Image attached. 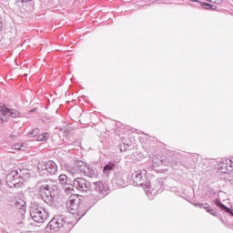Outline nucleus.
Listing matches in <instances>:
<instances>
[{"label": "nucleus", "instance_id": "1", "mask_svg": "<svg viewBox=\"0 0 233 233\" xmlns=\"http://www.w3.org/2000/svg\"><path fill=\"white\" fill-rule=\"evenodd\" d=\"M30 216L32 219L35 221V223H45V221L48 219V211L37 204H32Z\"/></svg>", "mask_w": 233, "mask_h": 233}, {"label": "nucleus", "instance_id": "2", "mask_svg": "<svg viewBox=\"0 0 233 233\" xmlns=\"http://www.w3.org/2000/svg\"><path fill=\"white\" fill-rule=\"evenodd\" d=\"M37 169L44 174H57V164L52 160L41 161L37 165Z\"/></svg>", "mask_w": 233, "mask_h": 233}, {"label": "nucleus", "instance_id": "3", "mask_svg": "<svg viewBox=\"0 0 233 233\" xmlns=\"http://www.w3.org/2000/svg\"><path fill=\"white\" fill-rule=\"evenodd\" d=\"M6 183L10 188H19L23 185V178L16 170L12 171L6 177Z\"/></svg>", "mask_w": 233, "mask_h": 233}, {"label": "nucleus", "instance_id": "4", "mask_svg": "<svg viewBox=\"0 0 233 233\" xmlns=\"http://www.w3.org/2000/svg\"><path fill=\"white\" fill-rule=\"evenodd\" d=\"M81 205V197L77 194L71 195L66 201V208L71 214H77Z\"/></svg>", "mask_w": 233, "mask_h": 233}, {"label": "nucleus", "instance_id": "5", "mask_svg": "<svg viewBox=\"0 0 233 233\" xmlns=\"http://www.w3.org/2000/svg\"><path fill=\"white\" fill-rule=\"evenodd\" d=\"M38 196L44 203H50L52 201V193L50 186L46 183L38 185Z\"/></svg>", "mask_w": 233, "mask_h": 233}, {"label": "nucleus", "instance_id": "6", "mask_svg": "<svg viewBox=\"0 0 233 233\" xmlns=\"http://www.w3.org/2000/svg\"><path fill=\"white\" fill-rule=\"evenodd\" d=\"M90 192L93 196H96V198L101 199L106 196V187H105V184H103L101 181L93 182Z\"/></svg>", "mask_w": 233, "mask_h": 233}, {"label": "nucleus", "instance_id": "7", "mask_svg": "<svg viewBox=\"0 0 233 233\" xmlns=\"http://www.w3.org/2000/svg\"><path fill=\"white\" fill-rule=\"evenodd\" d=\"M65 225V217L57 216L52 218V220L47 224L46 229L47 232H57L61 227Z\"/></svg>", "mask_w": 233, "mask_h": 233}, {"label": "nucleus", "instance_id": "8", "mask_svg": "<svg viewBox=\"0 0 233 233\" xmlns=\"http://www.w3.org/2000/svg\"><path fill=\"white\" fill-rule=\"evenodd\" d=\"M73 185L80 192H90L92 190V183L83 177H76L73 181Z\"/></svg>", "mask_w": 233, "mask_h": 233}, {"label": "nucleus", "instance_id": "9", "mask_svg": "<svg viewBox=\"0 0 233 233\" xmlns=\"http://www.w3.org/2000/svg\"><path fill=\"white\" fill-rule=\"evenodd\" d=\"M76 167L77 170L80 171V174L87 176V177H94L96 176V171L94 170V168L88 167V165H86V163L83 161H77Z\"/></svg>", "mask_w": 233, "mask_h": 233}, {"label": "nucleus", "instance_id": "10", "mask_svg": "<svg viewBox=\"0 0 233 233\" xmlns=\"http://www.w3.org/2000/svg\"><path fill=\"white\" fill-rule=\"evenodd\" d=\"M15 205L18 210L16 213L17 218L23 221L25 219V214H26V202L23 198H17Z\"/></svg>", "mask_w": 233, "mask_h": 233}, {"label": "nucleus", "instance_id": "11", "mask_svg": "<svg viewBox=\"0 0 233 233\" xmlns=\"http://www.w3.org/2000/svg\"><path fill=\"white\" fill-rule=\"evenodd\" d=\"M132 179L135 185L143 187L147 182V171H136L132 174Z\"/></svg>", "mask_w": 233, "mask_h": 233}, {"label": "nucleus", "instance_id": "12", "mask_svg": "<svg viewBox=\"0 0 233 233\" xmlns=\"http://www.w3.org/2000/svg\"><path fill=\"white\" fill-rule=\"evenodd\" d=\"M219 168L223 174H227V172H230L232 170V161L230 159L224 160L220 165Z\"/></svg>", "mask_w": 233, "mask_h": 233}, {"label": "nucleus", "instance_id": "13", "mask_svg": "<svg viewBox=\"0 0 233 233\" xmlns=\"http://www.w3.org/2000/svg\"><path fill=\"white\" fill-rule=\"evenodd\" d=\"M114 183H116V187L125 186V178H123L122 173H117L116 175V178L114 179Z\"/></svg>", "mask_w": 233, "mask_h": 233}, {"label": "nucleus", "instance_id": "14", "mask_svg": "<svg viewBox=\"0 0 233 233\" xmlns=\"http://www.w3.org/2000/svg\"><path fill=\"white\" fill-rule=\"evenodd\" d=\"M74 184L73 185H70V184H66L64 186V192H66V194H67V196H69V194H71V196H74V193L76 192L74 190Z\"/></svg>", "mask_w": 233, "mask_h": 233}, {"label": "nucleus", "instance_id": "15", "mask_svg": "<svg viewBox=\"0 0 233 233\" xmlns=\"http://www.w3.org/2000/svg\"><path fill=\"white\" fill-rule=\"evenodd\" d=\"M116 167V165L114 163H109L107 165H106L104 167V174H106V176H108V174H110V171Z\"/></svg>", "mask_w": 233, "mask_h": 233}, {"label": "nucleus", "instance_id": "16", "mask_svg": "<svg viewBox=\"0 0 233 233\" xmlns=\"http://www.w3.org/2000/svg\"><path fill=\"white\" fill-rule=\"evenodd\" d=\"M58 181L60 183V185H67L66 181H68V177H66V175L62 174L58 177Z\"/></svg>", "mask_w": 233, "mask_h": 233}, {"label": "nucleus", "instance_id": "17", "mask_svg": "<svg viewBox=\"0 0 233 233\" xmlns=\"http://www.w3.org/2000/svg\"><path fill=\"white\" fill-rule=\"evenodd\" d=\"M0 113L2 116H8L10 114V108L6 107V106H0Z\"/></svg>", "mask_w": 233, "mask_h": 233}, {"label": "nucleus", "instance_id": "18", "mask_svg": "<svg viewBox=\"0 0 233 233\" xmlns=\"http://www.w3.org/2000/svg\"><path fill=\"white\" fill-rule=\"evenodd\" d=\"M9 116L11 117H20L21 113H19V111H17L16 109H10Z\"/></svg>", "mask_w": 233, "mask_h": 233}, {"label": "nucleus", "instance_id": "19", "mask_svg": "<svg viewBox=\"0 0 233 233\" xmlns=\"http://www.w3.org/2000/svg\"><path fill=\"white\" fill-rule=\"evenodd\" d=\"M49 137H49L48 133H44L37 137V140L38 141H46V139H48Z\"/></svg>", "mask_w": 233, "mask_h": 233}, {"label": "nucleus", "instance_id": "20", "mask_svg": "<svg viewBox=\"0 0 233 233\" xmlns=\"http://www.w3.org/2000/svg\"><path fill=\"white\" fill-rule=\"evenodd\" d=\"M39 134V128L33 129L30 133H28L29 137H35Z\"/></svg>", "mask_w": 233, "mask_h": 233}, {"label": "nucleus", "instance_id": "21", "mask_svg": "<svg viewBox=\"0 0 233 233\" xmlns=\"http://www.w3.org/2000/svg\"><path fill=\"white\" fill-rule=\"evenodd\" d=\"M201 6H205L206 10H210L211 8H213L212 5L205 3V2H200Z\"/></svg>", "mask_w": 233, "mask_h": 233}, {"label": "nucleus", "instance_id": "22", "mask_svg": "<svg viewBox=\"0 0 233 233\" xmlns=\"http://www.w3.org/2000/svg\"><path fill=\"white\" fill-rule=\"evenodd\" d=\"M15 150H25V146L23 144H16L14 146Z\"/></svg>", "mask_w": 233, "mask_h": 233}, {"label": "nucleus", "instance_id": "23", "mask_svg": "<svg viewBox=\"0 0 233 233\" xmlns=\"http://www.w3.org/2000/svg\"><path fill=\"white\" fill-rule=\"evenodd\" d=\"M153 163L159 167V165H163V161L157 158H153Z\"/></svg>", "mask_w": 233, "mask_h": 233}, {"label": "nucleus", "instance_id": "24", "mask_svg": "<svg viewBox=\"0 0 233 233\" xmlns=\"http://www.w3.org/2000/svg\"><path fill=\"white\" fill-rule=\"evenodd\" d=\"M208 213L211 214V216L218 217V212L214 209H208Z\"/></svg>", "mask_w": 233, "mask_h": 233}, {"label": "nucleus", "instance_id": "25", "mask_svg": "<svg viewBox=\"0 0 233 233\" xmlns=\"http://www.w3.org/2000/svg\"><path fill=\"white\" fill-rule=\"evenodd\" d=\"M60 132H62V134H65V136H66V134H68V127L61 128Z\"/></svg>", "mask_w": 233, "mask_h": 233}, {"label": "nucleus", "instance_id": "26", "mask_svg": "<svg viewBox=\"0 0 233 233\" xmlns=\"http://www.w3.org/2000/svg\"><path fill=\"white\" fill-rule=\"evenodd\" d=\"M125 150H127V146L123 144V146H120V151L125 152Z\"/></svg>", "mask_w": 233, "mask_h": 233}, {"label": "nucleus", "instance_id": "27", "mask_svg": "<svg viewBox=\"0 0 233 233\" xmlns=\"http://www.w3.org/2000/svg\"><path fill=\"white\" fill-rule=\"evenodd\" d=\"M195 207H199V208H205V205L201 203L195 204Z\"/></svg>", "mask_w": 233, "mask_h": 233}, {"label": "nucleus", "instance_id": "28", "mask_svg": "<svg viewBox=\"0 0 233 233\" xmlns=\"http://www.w3.org/2000/svg\"><path fill=\"white\" fill-rule=\"evenodd\" d=\"M18 3H31L32 0H17Z\"/></svg>", "mask_w": 233, "mask_h": 233}, {"label": "nucleus", "instance_id": "29", "mask_svg": "<svg viewBox=\"0 0 233 233\" xmlns=\"http://www.w3.org/2000/svg\"><path fill=\"white\" fill-rule=\"evenodd\" d=\"M204 208H205V210H207V212H208V210H212V208H210V207L208 205H205Z\"/></svg>", "mask_w": 233, "mask_h": 233}, {"label": "nucleus", "instance_id": "30", "mask_svg": "<svg viewBox=\"0 0 233 233\" xmlns=\"http://www.w3.org/2000/svg\"><path fill=\"white\" fill-rule=\"evenodd\" d=\"M6 122V117L3 118L0 116V125H2V123Z\"/></svg>", "mask_w": 233, "mask_h": 233}, {"label": "nucleus", "instance_id": "31", "mask_svg": "<svg viewBox=\"0 0 233 233\" xmlns=\"http://www.w3.org/2000/svg\"><path fill=\"white\" fill-rule=\"evenodd\" d=\"M15 137H17V135L12 134V135H11V139H15Z\"/></svg>", "mask_w": 233, "mask_h": 233}, {"label": "nucleus", "instance_id": "32", "mask_svg": "<svg viewBox=\"0 0 233 233\" xmlns=\"http://www.w3.org/2000/svg\"><path fill=\"white\" fill-rule=\"evenodd\" d=\"M208 1V3H216V0H206Z\"/></svg>", "mask_w": 233, "mask_h": 233}, {"label": "nucleus", "instance_id": "33", "mask_svg": "<svg viewBox=\"0 0 233 233\" xmlns=\"http://www.w3.org/2000/svg\"><path fill=\"white\" fill-rule=\"evenodd\" d=\"M146 194H147V198H150V196L148 195V189L147 190L146 189Z\"/></svg>", "mask_w": 233, "mask_h": 233}, {"label": "nucleus", "instance_id": "34", "mask_svg": "<svg viewBox=\"0 0 233 233\" xmlns=\"http://www.w3.org/2000/svg\"><path fill=\"white\" fill-rule=\"evenodd\" d=\"M191 1H193L194 3H199L198 0H191Z\"/></svg>", "mask_w": 233, "mask_h": 233}, {"label": "nucleus", "instance_id": "35", "mask_svg": "<svg viewBox=\"0 0 233 233\" xmlns=\"http://www.w3.org/2000/svg\"><path fill=\"white\" fill-rule=\"evenodd\" d=\"M24 76H25V77H26V76H28V74H25Z\"/></svg>", "mask_w": 233, "mask_h": 233}, {"label": "nucleus", "instance_id": "36", "mask_svg": "<svg viewBox=\"0 0 233 233\" xmlns=\"http://www.w3.org/2000/svg\"><path fill=\"white\" fill-rule=\"evenodd\" d=\"M0 185H3V182L0 180Z\"/></svg>", "mask_w": 233, "mask_h": 233}, {"label": "nucleus", "instance_id": "37", "mask_svg": "<svg viewBox=\"0 0 233 233\" xmlns=\"http://www.w3.org/2000/svg\"><path fill=\"white\" fill-rule=\"evenodd\" d=\"M147 186L146 185V187H145L146 190H147Z\"/></svg>", "mask_w": 233, "mask_h": 233}]
</instances>
